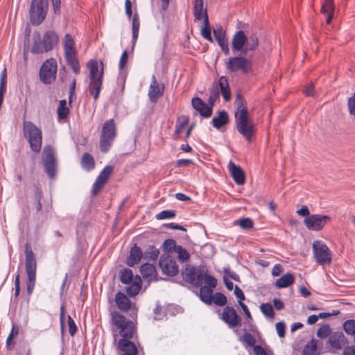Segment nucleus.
<instances>
[{
    "instance_id": "f03ea898",
    "label": "nucleus",
    "mask_w": 355,
    "mask_h": 355,
    "mask_svg": "<svg viewBox=\"0 0 355 355\" xmlns=\"http://www.w3.org/2000/svg\"><path fill=\"white\" fill-rule=\"evenodd\" d=\"M234 117L236 130L250 143L255 132L254 124L250 116L243 96L237 94L234 101Z\"/></svg>"
},
{
    "instance_id": "f257e3e1",
    "label": "nucleus",
    "mask_w": 355,
    "mask_h": 355,
    "mask_svg": "<svg viewBox=\"0 0 355 355\" xmlns=\"http://www.w3.org/2000/svg\"><path fill=\"white\" fill-rule=\"evenodd\" d=\"M111 323L114 326L112 329L113 336L116 340L115 331H119L121 338L118 342V348L123 353L122 355H137V348L131 339L137 338V329L135 323L126 319L118 312L111 313Z\"/></svg>"
},
{
    "instance_id": "b1692460",
    "label": "nucleus",
    "mask_w": 355,
    "mask_h": 355,
    "mask_svg": "<svg viewBox=\"0 0 355 355\" xmlns=\"http://www.w3.org/2000/svg\"><path fill=\"white\" fill-rule=\"evenodd\" d=\"M193 15L196 20H203L208 23L207 9L204 8V0H195L193 3Z\"/></svg>"
},
{
    "instance_id": "bb28decb",
    "label": "nucleus",
    "mask_w": 355,
    "mask_h": 355,
    "mask_svg": "<svg viewBox=\"0 0 355 355\" xmlns=\"http://www.w3.org/2000/svg\"><path fill=\"white\" fill-rule=\"evenodd\" d=\"M143 257L142 250L137 245H135L130 251L129 257L127 259V264L129 266H134L139 262Z\"/></svg>"
},
{
    "instance_id": "2eb2a0df",
    "label": "nucleus",
    "mask_w": 355,
    "mask_h": 355,
    "mask_svg": "<svg viewBox=\"0 0 355 355\" xmlns=\"http://www.w3.org/2000/svg\"><path fill=\"white\" fill-rule=\"evenodd\" d=\"M185 281L196 286L202 284L203 272L196 267H186L182 272Z\"/></svg>"
},
{
    "instance_id": "8fccbe9b",
    "label": "nucleus",
    "mask_w": 355,
    "mask_h": 355,
    "mask_svg": "<svg viewBox=\"0 0 355 355\" xmlns=\"http://www.w3.org/2000/svg\"><path fill=\"white\" fill-rule=\"evenodd\" d=\"M205 283L208 288H215L217 284L216 279L207 273L203 272L202 283Z\"/></svg>"
},
{
    "instance_id": "58836bf2",
    "label": "nucleus",
    "mask_w": 355,
    "mask_h": 355,
    "mask_svg": "<svg viewBox=\"0 0 355 355\" xmlns=\"http://www.w3.org/2000/svg\"><path fill=\"white\" fill-rule=\"evenodd\" d=\"M119 277L121 282L124 284H127L135 280V276H133L132 270L129 268H125L121 270Z\"/></svg>"
},
{
    "instance_id": "5701e85b",
    "label": "nucleus",
    "mask_w": 355,
    "mask_h": 355,
    "mask_svg": "<svg viewBox=\"0 0 355 355\" xmlns=\"http://www.w3.org/2000/svg\"><path fill=\"white\" fill-rule=\"evenodd\" d=\"M64 55L67 64L76 75L80 73V64L76 50L64 51Z\"/></svg>"
},
{
    "instance_id": "1a4fd4ad",
    "label": "nucleus",
    "mask_w": 355,
    "mask_h": 355,
    "mask_svg": "<svg viewBox=\"0 0 355 355\" xmlns=\"http://www.w3.org/2000/svg\"><path fill=\"white\" fill-rule=\"evenodd\" d=\"M48 0H33L30 17L33 24L39 25L45 18Z\"/></svg>"
},
{
    "instance_id": "aec40b11",
    "label": "nucleus",
    "mask_w": 355,
    "mask_h": 355,
    "mask_svg": "<svg viewBox=\"0 0 355 355\" xmlns=\"http://www.w3.org/2000/svg\"><path fill=\"white\" fill-rule=\"evenodd\" d=\"M214 35L218 45L225 55L229 54L230 49L228 46V41L225 35V33L221 26L214 29Z\"/></svg>"
},
{
    "instance_id": "a19ab883",
    "label": "nucleus",
    "mask_w": 355,
    "mask_h": 355,
    "mask_svg": "<svg viewBox=\"0 0 355 355\" xmlns=\"http://www.w3.org/2000/svg\"><path fill=\"white\" fill-rule=\"evenodd\" d=\"M58 115L59 119H65L69 113V110L67 107V101L66 100H61L59 103V106L57 110Z\"/></svg>"
},
{
    "instance_id": "f704fd0d",
    "label": "nucleus",
    "mask_w": 355,
    "mask_h": 355,
    "mask_svg": "<svg viewBox=\"0 0 355 355\" xmlns=\"http://www.w3.org/2000/svg\"><path fill=\"white\" fill-rule=\"evenodd\" d=\"M294 282V277L291 273H286L277 279L275 286L278 288H286L291 285Z\"/></svg>"
},
{
    "instance_id": "e433bc0d",
    "label": "nucleus",
    "mask_w": 355,
    "mask_h": 355,
    "mask_svg": "<svg viewBox=\"0 0 355 355\" xmlns=\"http://www.w3.org/2000/svg\"><path fill=\"white\" fill-rule=\"evenodd\" d=\"M140 27V22L139 19V15L135 13L132 18V47H134L136 41L138 38L139 31Z\"/></svg>"
},
{
    "instance_id": "9d476101",
    "label": "nucleus",
    "mask_w": 355,
    "mask_h": 355,
    "mask_svg": "<svg viewBox=\"0 0 355 355\" xmlns=\"http://www.w3.org/2000/svg\"><path fill=\"white\" fill-rule=\"evenodd\" d=\"M57 62L55 59L46 60L40 71V78L44 84H51L55 81L57 73Z\"/></svg>"
},
{
    "instance_id": "c85d7f7f",
    "label": "nucleus",
    "mask_w": 355,
    "mask_h": 355,
    "mask_svg": "<svg viewBox=\"0 0 355 355\" xmlns=\"http://www.w3.org/2000/svg\"><path fill=\"white\" fill-rule=\"evenodd\" d=\"M214 84L218 85L219 92L221 93L224 100L228 101L231 98V92L227 78L225 76H221L218 82L214 83Z\"/></svg>"
},
{
    "instance_id": "603ef678",
    "label": "nucleus",
    "mask_w": 355,
    "mask_h": 355,
    "mask_svg": "<svg viewBox=\"0 0 355 355\" xmlns=\"http://www.w3.org/2000/svg\"><path fill=\"white\" fill-rule=\"evenodd\" d=\"M203 24H204V26L201 29V35L205 39L212 42L213 39H212L211 35V28L209 26V22L208 21L207 24H206L205 22H203Z\"/></svg>"
},
{
    "instance_id": "412c9836",
    "label": "nucleus",
    "mask_w": 355,
    "mask_h": 355,
    "mask_svg": "<svg viewBox=\"0 0 355 355\" xmlns=\"http://www.w3.org/2000/svg\"><path fill=\"white\" fill-rule=\"evenodd\" d=\"M228 169L233 180L237 184H244L245 182V175L239 166H237L233 162L230 161L228 164Z\"/></svg>"
},
{
    "instance_id": "37998d69",
    "label": "nucleus",
    "mask_w": 355,
    "mask_h": 355,
    "mask_svg": "<svg viewBox=\"0 0 355 355\" xmlns=\"http://www.w3.org/2000/svg\"><path fill=\"white\" fill-rule=\"evenodd\" d=\"M240 340L245 345L246 348L248 347L254 348V346H256L254 337L248 332H245L242 337H241Z\"/></svg>"
},
{
    "instance_id": "a878e982",
    "label": "nucleus",
    "mask_w": 355,
    "mask_h": 355,
    "mask_svg": "<svg viewBox=\"0 0 355 355\" xmlns=\"http://www.w3.org/2000/svg\"><path fill=\"white\" fill-rule=\"evenodd\" d=\"M140 272L145 281L150 282L156 280V270L153 264L144 263L140 268Z\"/></svg>"
},
{
    "instance_id": "0e129e2a",
    "label": "nucleus",
    "mask_w": 355,
    "mask_h": 355,
    "mask_svg": "<svg viewBox=\"0 0 355 355\" xmlns=\"http://www.w3.org/2000/svg\"><path fill=\"white\" fill-rule=\"evenodd\" d=\"M276 330L279 337H284L285 335V324L283 322H279L276 324Z\"/></svg>"
},
{
    "instance_id": "052dcab7",
    "label": "nucleus",
    "mask_w": 355,
    "mask_h": 355,
    "mask_svg": "<svg viewBox=\"0 0 355 355\" xmlns=\"http://www.w3.org/2000/svg\"><path fill=\"white\" fill-rule=\"evenodd\" d=\"M68 318V326H69V332L71 336H73L76 331H77V327L76 325L75 322L71 318L70 315L67 316Z\"/></svg>"
},
{
    "instance_id": "680f3d73",
    "label": "nucleus",
    "mask_w": 355,
    "mask_h": 355,
    "mask_svg": "<svg viewBox=\"0 0 355 355\" xmlns=\"http://www.w3.org/2000/svg\"><path fill=\"white\" fill-rule=\"evenodd\" d=\"M128 60V51L125 50L123 51L121 56L120 58L119 68L120 71H122L125 67L126 62Z\"/></svg>"
},
{
    "instance_id": "864d4df0",
    "label": "nucleus",
    "mask_w": 355,
    "mask_h": 355,
    "mask_svg": "<svg viewBox=\"0 0 355 355\" xmlns=\"http://www.w3.org/2000/svg\"><path fill=\"white\" fill-rule=\"evenodd\" d=\"M175 216V212L173 210H164L156 215L158 220H164L173 218Z\"/></svg>"
},
{
    "instance_id": "c03bdc74",
    "label": "nucleus",
    "mask_w": 355,
    "mask_h": 355,
    "mask_svg": "<svg viewBox=\"0 0 355 355\" xmlns=\"http://www.w3.org/2000/svg\"><path fill=\"white\" fill-rule=\"evenodd\" d=\"M261 313L267 318L272 319L275 316L272 306L270 303H263L260 306Z\"/></svg>"
},
{
    "instance_id": "49530a36",
    "label": "nucleus",
    "mask_w": 355,
    "mask_h": 355,
    "mask_svg": "<svg viewBox=\"0 0 355 355\" xmlns=\"http://www.w3.org/2000/svg\"><path fill=\"white\" fill-rule=\"evenodd\" d=\"M220 92L218 89V85H215L214 83L212 85V88L210 91V95L209 97V103L210 105L213 106L214 104L217 101L219 98Z\"/></svg>"
},
{
    "instance_id": "7ed1b4c3",
    "label": "nucleus",
    "mask_w": 355,
    "mask_h": 355,
    "mask_svg": "<svg viewBox=\"0 0 355 355\" xmlns=\"http://www.w3.org/2000/svg\"><path fill=\"white\" fill-rule=\"evenodd\" d=\"M89 71V92L94 101L98 98L103 79V64L95 60L88 61L87 64Z\"/></svg>"
},
{
    "instance_id": "a18cd8bd",
    "label": "nucleus",
    "mask_w": 355,
    "mask_h": 355,
    "mask_svg": "<svg viewBox=\"0 0 355 355\" xmlns=\"http://www.w3.org/2000/svg\"><path fill=\"white\" fill-rule=\"evenodd\" d=\"M343 329L347 335H355V320L350 319L343 323Z\"/></svg>"
},
{
    "instance_id": "7c9ffc66",
    "label": "nucleus",
    "mask_w": 355,
    "mask_h": 355,
    "mask_svg": "<svg viewBox=\"0 0 355 355\" xmlns=\"http://www.w3.org/2000/svg\"><path fill=\"white\" fill-rule=\"evenodd\" d=\"M115 302L117 307L123 311H127L128 309L131 308V304L129 299L125 294L121 292H119L116 294Z\"/></svg>"
},
{
    "instance_id": "20e7f679",
    "label": "nucleus",
    "mask_w": 355,
    "mask_h": 355,
    "mask_svg": "<svg viewBox=\"0 0 355 355\" xmlns=\"http://www.w3.org/2000/svg\"><path fill=\"white\" fill-rule=\"evenodd\" d=\"M259 45V40L255 33L246 36L243 31L239 30L235 33L232 40L233 51L241 52L246 55L248 51L255 50Z\"/></svg>"
},
{
    "instance_id": "393cba45",
    "label": "nucleus",
    "mask_w": 355,
    "mask_h": 355,
    "mask_svg": "<svg viewBox=\"0 0 355 355\" xmlns=\"http://www.w3.org/2000/svg\"><path fill=\"white\" fill-rule=\"evenodd\" d=\"M59 41L58 35L53 31H46L43 37V44L46 51H51L57 45Z\"/></svg>"
},
{
    "instance_id": "c9c22d12",
    "label": "nucleus",
    "mask_w": 355,
    "mask_h": 355,
    "mask_svg": "<svg viewBox=\"0 0 355 355\" xmlns=\"http://www.w3.org/2000/svg\"><path fill=\"white\" fill-rule=\"evenodd\" d=\"M213 290L206 286H201L200 289V300L207 304L212 303Z\"/></svg>"
},
{
    "instance_id": "f3484780",
    "label": "nucleus",
    "mask_w": 355,
    "mask_h": 355,
    "mask_svg": "<svg viewBox=\"0 0 355 355\" xmlns=\"http://www.w3.org/2000/svg\"><path fill=\"white\" fill-rule=\"evenodd\" d=\"M221 318L231 328L236 327L241 323V318L237 315L236 311L233 307L230 306L224 309Z\"/></svg>"
},
{
    "instance_id": "4be33fe9",
    "label": "nucleus",
    "mask_w": 355,
    "mask_h": 355,
    "mask_svg": "<svg viewBox=\"0 0 355 355\" xmlns=\"http://www.w3.org/2000/svg\"><path fill=\"white\" fill-rule=\"evenodd\" d=\"M192 106L198 111L201 116L209 117L212 113V106L205 103L200 98L195 97L192 99Z\"/></svg>"
},
{
    "instance_id": "423d86ee",
    "label": "nucleus",
    "mask_w": 355,
    "mask_h": 355,
    "mask_svg": "<svg viewBox=\"0 0 355 355\" xmlns=\"http://www.w3.org/2000/svg\"><path fill=\"white\" fill-rule=\"evenodd\" d=\"M116 135V128L114 119L106 121L101 130L100 137V149L102 152L106 153L112 146Z\"/></svg>"
},
{
    "instance_id": "473e14b6",
    "label": "nucleus",
    "mask_w": 355,
    "mask_h": 355,
    "mask_svg": "<svg viewBox=\"0 0 355 355\" xmlns=\"http://www.w3.org/2000/svg\"><path fill=\"white\" fill-rule=\"evenodd\" d=\"M228 121V115L225 110L220 111L218 116H215L211 121V123L216 129L220 128Z\"/></svg>"
},
{
    "instance_id": "774afa93",
    "label": "nucleus",
    "mask_w": 355,
    "mask_h": 355,
    "mask_svg": "<svg viewBox=\"0 0 355 355\" xmlns=\"http://www.w3.org/2000/svg\"><path fill=\"white\" fill-rule=\"evenodd\" d=\"M343 355H355V345L345 347L343 351Z\"/></svg>"
},
{
    "instance_id": "cd10ccee",
    "label": "nucleus",
    "mask_w": 355,
    "mask_h": 355,
    "mask_svg": "<svg viewBox=\"0 0 355 355\" xmlns=\"http://www.w3.org/2000/svg\"><path fill=\"white\" fill-rule=\"evenodd\" d=\"M214 84L218 85L219 92L221 93L224 100L228 101L231 98V92L227 78L225 76H221L218 82L214 83Z\"/></svg>"
},
{
    "instance_id": "bf43d9fd",
    "label": "nucleus",
    "mask_w": 355,
    "mask_h": 355,
    "mask_svg": "<svg viewBox=\"0 0 355 355\" xmlns=\"http://www.w3.org/2000/svg\"><path fill=\"white\" fill-rule=\"evenodd\" d=\"M253 351L255 355H272L271 352L267 351L261 345L254 346Z\"/></svg>"
},
{
    "instance_id": "69168bd1",
    "label": "nucleus",
    "mask_w": 355,
    "mask_h": 355,
    "mask_svg": "<svg viewBox=\"0 0 355 355\" xmlns=\"http://www.w3.org/2000/svg\"><path fill=\"white\" fill-rule=\"evenodd\" d=\"M164 246L166 250L170 251L172 249H173L175 252V248L178 247V245H176V244H175V241L173 239L166 240L164 243Z\"/></svg>"
},
{
    "instance_id": "9b49d317",
    "label": "nucleus",
    "mask_w": 355,
    "mask_h": 355,
    "mask_svg": "<svg viewBox=\"0 0 355 355\" xmlns=\"http://www.w3.org/2000/svg\"><path fill=\"white\" fill-rule=\"evenodd\" d=\"M330 220L331 218L327 215L311 214L304 218V223L308 230L318 232L322 230Z\"/></svg>"
},
{
    "instance_id": "e2e57ef3",
    "label": "nucleus",
    "mask_w": 355,
    "mask_h": 355,
    "mask_svg": "<svg viewBox=\"0 0 355 355\" xmlns=\"http://www.w3.org/2000/svg\"><path fill=\"white\" fill-rule=\"evenodd\" d=\"M234 295L238 299L239 304L243 303V301L245 300V295L242 291V290L239 288L237 286H235L234 288Z\"/></svg>"
},
{
    "instance_id": "c756f323",
    "label": "nucleus",
    "mask_w": 355,
    "mask_h": 355,
    "mask_svg": "<svg viewBox=\"0 0 355 355\" xmlns=\"http://www.w3.org/2000/svg\"><path fill=\"white\" fill-rule=\"evenodd\" d=\"M141 288V279L140 276L135 275V280L130 283L127 284L125 288L128 295L130 297H134L139 293Z\"/></svg>"
},
{
    "instance_id": "de8ad7c7",
    "label": "nucleus",
    "mask_w": 355,
    "mask_h": 355,
    "mask_svg": "<svg viewBox=\"0 0 355 355\" xmlns=\"http://www.w3.org/2000/svg\"><path fill=\"white\" fill-rule=\"evenodd\" d=\"M212 302L216 305L223 306L227 303L226 297L221 293H216L212 295Z\"/></svg>"
},
{
    "instance_id": "4c0bfd02",
    "label": "nucleus",
    "mask_w": 355,
    "mask_h": 355,
    "mask_svg": "<svg viewBox=\"0 0 355 355\" xmlns=\"http://www.w3.org/2000/svg\"><path fill=\"white\" fill-rule=\"evenodd\" d=\"M81 165L87 171H90L94 168V160L91 155L85 153L81 159Z\"/></svg>"
},
{
    "instance_id": "5fc2aeb1",
    "label": "nucleus",
    "mask_w": 355,
    "mask_h": 355,
    "mask_svg": "<svg viewBox=\"0 0 355 355\" xmlns=\"http://www.w3.org/2000/svg\"><path fill=\"white\" fill-rule=\"evenodd\" d=\"M188 123V119L187 117L182 116L178 119V122L175 125V134L180 135L182 130L184 128L186 125Z\"/></svg>"
},
{
    "instance_id": "ea45409f",
    "label": "nucleus",
    "mask_w": 355,
    "mask_h": 355,
    "mask_svg": "<svg viewBox=\"0 0 355 355\" xmlns=\"http://www.w3.org/2000/svg\"><path fill=\"white\" fill-rule=\"evenodd\" d=\"M159 254V250L155 247L150 245L144 253V258L146 260L155 261L157 259Z\"/></svg>"
},
{
    "instance_id": "dca6fc26",
    "label": "nucleus",
    "mask_w": 355,
    "mask_h": 355,
    "mask_svg": "<svg viewBox=\"0 0 355 355\" xmlns=\"http://www.w3.org/2000/svg\"><path fill=\"white\" fill-rule=\"evenodd\" d=\"M113 167L111 166H106L99 175L96 178L95 182L93 184L92 195L96 196L100 192L103 187L106 184L109 177L112 173Z\"/></svg>"
},
{
    "instance_id": "6ab92c4d",
    "label": "nucleus",
    "mask_w": 355,
    "mask_h": 355,
    "mask_svg": "<svg viewBox=\"0 0 355 355\" xmlns=\"http://www.w3.org/2000/svg\"><path fill=\"white\" fill-rule=\"evenodd\" d=\"M347 343V338L343 332L340 331L332 333L328 340V344L331 346V349L334 350L340 349Z\"/></svg>"
},
{
    "instance_id": "3c124183",
    "label": "nucleus",
    "mask_w": 355,
    "mask_h": 355,
    "mask_svg": "<svg viewBox=\"0 0 355 355\" xmlns=\"http://www.w3.org/2000/svg\"><path fill=\"white\" fill-rule=\"evenodd\" d=\"M175 252L178 254L179 260L182 262L187 261L189 258V252L180 245H178V247L175 248Z\"/></svg>"
},
{
    "instance_id": "ddd939ff",
    "label": "nucleus",
    "mask_w": 355,
    "mask_h": 355,
    "mask_svg": "<svg viewBox=\"0 0 355 355\" xmlns=\"http://www.w3.org/2000/svg\"><path fill=\"white\" fill-rule=\"evenodd\" d=\"M251 61L243 57L236 56L229 59L227 68L232 72L241 70L243 73H247L251 69Z\"/></svg>"
},
{
    "instance_id": "79ce46f5",
    "label": "nucleus",
    "mask_w": 355,
    "mask_h": 355,
    "mask_svg": "<svg viewBox=\"0 0 355 355\" xmlns=\"http://www.w3.org/2000/svg\"><path fill=\"white\" fill-rule=\"evenodd\" d=\"M63 49L64 51L76 50L74 40L73 37L69 33H67L64 35L63 40Z\"/></svg>"
},
{
    "instance_id": "39448f33",
    "label": "nucleus",
    "mask_w": 355,
    "mask_h": 355,
    "mask_svg": "<svg viewBox=\"0 0 355 355\" xmlns=\"http://www.w3.org/2000/svg\"><path fill=\"white\" fill-rule=\"evenodd\" d=\"M23 135L35 153L40 152L42 146V132L41 129L30 121L23 122Z\"/></svg>"
},
{
    "instance_id": "6e6552de",
    "label": "nucleus",
    "mask_w": 355,
    "mask_h": 355,
    "mask_svg": "<svg viewBox=\"0 0 355 355\" xmlns=\"http://www.w3.org/2000/svg\"><path fill=\"white\" fill-rule=\"evenodd\" d=\"M312 248L314 258L318 263L320 265L330 264L332 254L329 247L323 241H314Z\"/></svg>"
},
{
    "instance_id": "13d9d810",
    "label": "nucleus",
    "mask_w": 355,
    "mask_h": 355,
    "mask_svg": "<svg viewBox=\"0 0 355 355\" xmlns=\"http://www.w3.org/2000/svg\"><path fill=\"white\" fill-rule=\"evenodd\" d=\"M347 105L349 114L355 119V93L348 99Z\"/></svg>"
},
{
    "instance_id": "f8f14e48",
    "label": "nucleus",
    "mask_w": 355,
    "mask_h": 355,
    "mask_svg": "<svg viewBox=\"0 0 355 355\" xmlns=\"http://www.w3.org/2000/svg\"><path fill=\"white\" fill-rule=\"evenodd\" d=\"M42 162L45 171L51 178L55 175L56 159L53 148L51 146H46L42 153Z\"/></svg>"
},
{
    "instance_id": "09e8293b",
    "label": "nucleus",
    "mask_w": 355,
    "mask_h": 355,
    "mask_svg": "<svg viewBox=\"0 0 355 355\" xmlns=\"http://www.w3.org/2000/svg\"><path fill=\"white\" fill-rule=\"evenodd\" d=\"M331 330L328 324H324L321 327H320L317 331V336L320 338L324 339L327 338L328 336L330 337L331 334Z\"/></svg>"
},
{
    "instance_id": "338daca9",
    "label": "nucleus",
    "mask_w": 355,
    "mask_h": 355,
    "mask_svg": "<svg viewBox=\"0 0 355 355\" xmlns=\"http://www.w3.org/2000/svg\"><path fill=\"white\" fill-rule=\"evenodd\" d=\"M125 14L128 16L129 19L132 17V3L130 0H125Z\"/></svg>"
},
{
    "instance_id": "4468645a",
    "label": "nucleus",
    "mask_w": 355,
    "mask_h": 355,
    "mask_svg": "<svg viewBox=\"0 0 355 355\" xmlns=\"http://www.w3.org/2000/svg\"><path fill=\"white\" fill-rule=\"evenodd\" d=\"M159 267L163 273L168 276H174L178 272V267L173 257L168 254L161 256L159 261Z\"/></svg>"
},
{
    "instance_id": "4d7b16f0",
    "label": "nucleus",
    "mask_w": 355,
    "mask_h": 355,
    "mask_svg": "<svg viewBox=\"0 0 355 355\" xmlns=\"http://www.w3.org/2000/svg\"><path fill=\"white\" fill-rule=\"evenodd\" d=\"M31 52L34 54H40L47 51L40 41H35L32 47Z\"/></svg>"
},
{
    "instance_id": "a211bd4d",
    "label": "nucleus",
    "mask_w": 355,
    "mask_h": 355,
    "mask_svg": "<svg viewBox=\"0 0 355 355\" xmlns=\"http://www.w3.org/2000/svg\"><path fill=\"white\" fill-rule=\"evenodd\" d=\"M164 91V86L163 85H159L157 81L155 76H153L148 93L150 101L152 103H156L158 98L163 95Z\"/></svg>"
},
{
    "instance_id": "2f4dec72",
    "label": "nucleus",
    "mask_w": 355,
    "mask_h": 355,
    "mask_svg": "<svg viewBox=\"0 0 355 355\" xmlns=\"http://www.w3.org/2000/svg\"><path fill=\"white\" fill-rule=\"evenodd\" d=\"M321 12L327 16L326 22L329 24L331 22L334 12V6L332 0H324L321 8Z\"/></svg>"
},
{
    "instance_id": "72a5a7b5",
    "label": "nucleus",
    "mask_w": 355,
    "mask_h": 355,
    "mask_svg": "<svg viewBox=\"0 0 355 355\" xmlns=\"http://www.w3.org/2000/svg\"><path fill=\"white\" fill-rule=\"evenodd\" d=\"M318 341L315 339H311L304 346L303 355H319Z\"/></svg>"
},
{
    "instance_id": "0eeeda50",
    "label": "nucleus",
    "mask_w": 355,
    "mask_h": 355,
    "mask_svg": "<svg viewBox=\"0 0 355 355\" xmlns=\"http://www.w3.org/2000/svg\"><path fill=\"white\" fill-rule=\"evenodd\" d=\"M25 269L27 275V292L30 295L33 293L36 282V259L31 250L26 248Z\"/></svg>"
},
{
    "instance_id": "6e6d98bb",
    "label": "nucleus",
    "mask_w": 355,
    "mask_h": 355,
    "mask_svg": "<svg viewBox=\"0 0 355 355\" xmlns=\"http://www.w3.org/2000/svg\"><path fill=\"white\" fill-rule=\"evenodd\" d=\"M241 228L244 230H249L253 227V221L250 218H243L236 222Z\"/></svg>"
}]
</instances>
